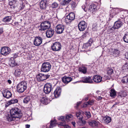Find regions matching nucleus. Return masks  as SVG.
Returning a JSON list of instances; mask_svg holds the SVG:
<instances>
[{
    "label": "nucleus",
    "instance_id": "nucleus-26",
    "mask_svg": "<svg viewBox=\"0 0 128 128\" xmlns=\"http://www.w3.org/2000/svg\"><path fill=\"white\" fill-rule=\"evenodd\" d=\"M82 112V111H79L77 112L76 114V116L77 118L79 120L82 119L83 117Z\"/></svg>",
    "mask_w": 128,
    "mask_h": 128
},
{
    "label": "nucleus",
    "instance_id": "nucleus-25",
    "mask_svg": "<svg viewBox=\"0 0 128 128\" xmlns=\"http://www.w3.org/2000/svg\"><path fill=\"white\" fill-rule=\"evenodd\" d=\"M56 121L55 120L51 121V123L48 127V125L46 126V128H52L53 127L55 126L56 124Z\"/></svg>",
    "mask_w": 128,
    "mask_h": 128
},
{
    "label": "nucleus",
    "instance_id": "nucleus-58",
    "mask_svg": "<svg viewBox=\"0 0 128 128\" xmlns=\"http://www.w3.org/2000/svg\"><path fill=\"white\" fill-rule=\"evenodd\" d=\"M81 102H77V106H76V107L77 108L78 106L80 104Z\"/></svg>",
    "mask_w": 128,
    "mask_h": 128
},
{
    "label": "nucleus",
    "instance_id": "nucleus-18",
    "mask_svg": "<svg viewBox=\"0 0 128 128\" xmlns=\"http://www.w3.org/2000/svg\"><path fill=\"white\" fill-rule=\"evenodd\" d=\"M61 91V88L60 87L56 88L54 93L55 98H57L60 96Z\"/></svg>",
    "mask_w": 128,
    "mask_h": 128
},
{
    "label": "nucleus",
    "instance_id": "nucleus-56",
    "mask_svg": "<svg viewBox=\"0 0 128 128\" xmlns=\"http://www.w3.org/2000/svg\"><path fill=\"white\" fill-rule=\"evenodd\" d=\"M14 58H16L18 56V55L16 54H14Z\"/></svg>",
    "mask_w": 128,
    "mask_h": 128
},
{
    "label": "nucleus",
    "instance_id": "nucleus-40",
    "mask_svg": "<svg viewBox=\"0 0 128 128\" xmlns=\"http://www.w3.org/2000/svg\"><path fill=\"white\" fill-rule=\"evenodd\" d=\"M126 96V93L124 92H121L119 93L118 96L122 98Z\"/></svg>",
    "mask_w": 128,
    "mask_h": 128
},
{
    "label": "nucleus",
    "instance_id": "nucleus-30",
    "mask_svg": "<svg viewBox=\"0 0 128 128\" xmlns=\"http://www.w3.org/2000/svg\"><path fill=\"white\" fill-rule=\"evenodd\" d=\"M12 19L11 16H6L3 18V21L6 23L9 22Z\"/></svg>",
    "mask_w": 128,
    "mask_h": 128
},
{
    "label": "nucleus",
    "instance_id": "nucleus-35",
    "mask_svg": "<svg viewBox=\"0 0 128 128\" xmlns=\"http://www.w3.org/2000/svg\"><path fill=\"white\" fill-rule=\"evenodd\" d=\"M89 124L90 126H91L92 127H94L98 125L97 122L95 120H93L91 122H89Z\"/></svg>",
    "mask_w": 128,
    "mask_h": 128
},
{
    "label": "nucleus",
    "instance_id": "nucleus-60",
    "mask_svg": "<svg viewBox=\"0 0 128 128\" xmlns=\"http://www.w3.org/2000/svg\"><path fill=\"white\" fill-rule=\"evenodd\" d=\"M94 25H93L92 26V29L93 30H97L96 28H95L94 27Z\"/></svg>",
    "mask_w": 128,
    "mask_h": 128
},
{
    "label": "nucleus",
    "instance_id": "nucleus-24",
    "mask_svg": "<svg viewBox=\"0 0 128 128\" xmlns=\"http://www.w3.org/2000/svg\"><path fill=\"white\" fill-rule=\"evenodd\" d=\"M18 102V100L17 99H13L9 100L7 102V104L8 105H6V106H7L9 105H10L11 104H12L16 103H17Z\"/></svg>",
    "mask_w": 128,
    "mask_h": 128
},
{
    "label": "nucleus",
    "instance_id": "nucleus-1",
    "mask_svg": "<svg viewBox=\"0 0 128 128\" xmlns=\"http://www.w3.org/2000/svg\"><path fill=\"white\" fill-rule=\"evenodd\" d=\"M10 113L17 119H20L22 117V114L20 110L17 108H13L10 110Z\"/></svg>",
    "mask_w": 128,
    "mask_h": 128
},
{
    "label": "nucleus",
    "instance_id": "nucleus-53",
    "mask_svg": "<svg viewBox=\"0 0 128 128\" xmlns=\"http://www.w3.org/2000/svg\"><path fill=\"white\" fill-rule=\"evenodd\" d=\"M102 98V97L99 96H96V99L98 100H101Z\"/></svg>",
    "mask_w": 128,
    "mask_h": 128
},
{
    "label": "nucleus",
    "instance_id": "nucleus-11",
    "mask_svg": "<svg viewBox=\"0 0 128 128\" xmlns=\"http://www.w3.org/2000/svg\"><path fill=\"white\" fill-rule=\"evenodd\" d=\"M2 93L3 96L7 98H9L12 96L11 92L6 89L4 90H3Z\"/></svg>",
    "mask_w": 128,
    "mask_h": 128
},
{
    "label": "nucleus",
    "instance_id": "nucleus-41",
    "mask_svg": "<svg viewBox=\"0 0 128 128\" xmlns=\"http://www.w3.org/2000/svg\"><path fill=\"white\" fill-rule=\"evenodd\" d=\"M42 74H38L36 76V79L38 81H40L42 80Z\"/></svg>",
    "mask_w": 128,
    "mask_h": 128
},
{
    "label": "nucleus",
    "instance_id": "nucleus-44",
    "mask_svg": "<svg viewBox=\"0 0 128 128\" xmlns=\"http://www.w3.org/2000/svg\"><path fill=\"white\" fill-rule=\"evenodd\" d=\"M107 73L108 75H110L112 74L113 72V70L111 68H108L107 70Z\"/></svg>",
    "mask_w": 128,
    "mask_h": 128
},
{
    "label": "nucleus",
    "instance_id": "nucleus-48",
    "mask_svg": "<svg viewBox=\"0 0 128 128\" xmlns=\"http://www.w3.org/2000/svg\"><path fill=\"white\" fill-rule=\"evenodd\" d=\"M85 114L88 118H90L91 116V114L89 112H85Z\"/></svg>",
    "mask_w": 128,
    "mask_h": 128
},
{
    "label": "nucleus",
    "instance_id": "nucleus-16",
    "mask_svg": "<svg viewBox=\"0 0 128 128\" xmlns=\"http://www.w3.org/2000/svg\"><path fill=\"white\" fill-rule=\"evenodd\" d=\"M72 79L71 77L65 76L62 78V80L64 83L67 84L72 80Z\"/></svg>",
    "mask_w": 128,
    "mask_h": 128
},
{
    "label": "nucleus",
    "instance_id": "nucleus-33",
    "mask_svg": "<svg viewBox=\"0 0 128 128\" xmlns=\"http://www.w3.org/2000/svg\"><path fill=\"white\" fill-rule=\"evenodd\" d=\"M9 64L10 66L12 67H14L15 66L16 64L15 62L14 58H12L9 61Z\"/></svg>",
    "mask_w": 128,
    "mask_h": 128
},
{
    "label": "nucleus",
    "instance_id": "nucleus-27",
    "mask_svg": "<svg viewBox=\"0 0 128 128\" xmlns=\"http://www.w3.org/2000/svg\"><path fill=\"white\" fill-rule=\"evenodd\" d=\"M96 6L93 4H91L90 5L89 8V10L93 11L96 10Z\"/></svg>",
    "mask_w": 128,
    "mask_h": 128
},
{
    "label": "nucleus",
    "instance_id": "nucleus-38",
    "mask_svg": "<svg viewBox=\"0 0 128 128\" xmlns=\"http://www.w3.org/2000/svg\"><path fill=\"white\" fill-rule=\"evenodd\" d=\"M47 100L46 98L43 97L41 98L40 101L43 104H48Z\"/></svg>",
    "mask_w": 128,
    "mask_h": 128
},
{
    "label": "nucleus",
    "instance_id": "nucleus-8",
    "mask_svg": "<svg viewBox=\"0 0 128 128\" xmlns=\"http://www.w3.org/2000/svg\"><path fill=\"white\" fill-rule=\"evenodd\" d=\"M78 27L80 31H83L86 28L87 25L85 21L82 20L79 23Z\"/></svg>",
    "mask_w": 128,
    "mask_h": 128
},
{
    "label": "nucleus",
    "instance_id": "nucleus-5",
    "mask_svg": "<svg viewBox=\"0 0 128 128\" xmlns=\"http://www.w3.org/2000/svg\"><path fill=\"white\" fill-rule=\"evenodd\" d=\"M61 48V44L59 42H55L53 43L51 46L52 50L54 51L60 50Z\"/></svg>",
    "mask_w": 128,
    "mask_h": 128
},
{
    "label": "nucleus",
    "instance_id": "nucleus-6",
    "mask_svg": "<svg viewBox=\"0 0 128 128\" xmlns=\"http://www.w3.org/2000/svg\"><path fill=\"white\" fill-rule=\"evenodd\" d=\"M11 52V50L10 48L6 46L2 48L0 50L1 54L4 56L8 55Z\"/></svg>",
    "mask_w": 128,
    "mask_h": 128
},
{
    "label": "nucleus",
    "instance_id": "nucleus-47",
    "mask_svg": "<svg viewBox=\"0 0 128 128\" xmlns=\"http://www.w3.org/2000/svg\"><path fill=\"white\" fill-rule=\"evenodd\" d=\"M92 42V40L90 39L88 41V42L87 43L85 44L84 45L85 46H86L87 47H88V46H90L91 45Z\"/></svg>",
    "mask_w": 128,
    "mask_h": 128
},
{
    "label": "nucleus",
    "instance_id": "nucleus-55",
    "mask_svg": "<svg viewBox=\"0 0 128 128\" xmlns=\"http://www.w3.org/2000/svg\"><path fill=\"white\" fill-rule=\"evenodd\" d=\"M3 32V28H0V34H2Z\"/></svg>",
    "mask_w": 128,
    "mask_h": 128
},
{
    "label": "nucleus",
    "instance_id": "nucleus-37",
    "mask_svg": "<svg viewBox=\"0 0 128 128\" xmlns=\"http://www.w3.org/2000/svg\"><path fill=\"white\" fill-rule=\"evenodd\" d=\"M30 96L25 97L24 99L23 102L25 104H27L30 101Z\"/></svg>",
    "mask_w": 128,
    "mask_h": 128
},
{
    "label": "nucleus",
    "instance_id": "nucleus-28",
    "mask_svg": "<svg viewBox=\"0 0 128 128\" xmlns=\"http://www.w3.org/2000/svg\"><path fill=\"white\" fill-rule=\"evenodd\" d=\"M94 102V101L93 100H89L88 101L85 102L84 104V106L86 107L88 105H92Z\"/></svg>",
    "mask_w": 128,
    "mask_h": 128
},
{
    "label": "nucleus",
    "instance_id": "nucleus-32",
    "mask_svg": "<svg viewBox=\"0 0 128 128\" xmlns=\"http://www.w3.org/2000/svg\"><path fill=\"white\" fill-rule=\"evenodd\" d=\"M22 71L19 69H16L14 72V74L15 76H20Z\"/></svg>",
    "mask_w": 128,
    "mask_h": 128
},
{
    "label": "nucleus",
    "instance_id": "nucleus-42",
    "mask_svg": "<svg viewBox=\"0 0 128 128\" xmlns=\"http://www.w3.org/2000/svg\"><path fill=\"white\" fill-rule=\"evenodd\" d=\"M73 116L71 114H69L67 115L65 118V120L67 121L68 122L69 120H71Z\"/></svg>",
    "mask_w": 128,
    "mask_h": 128
},
{
    "label": "nucleus",
    "instance_id": "nucleus-50",
    "mask_svg": "<svg viewBox=\"0 0 128 128\" xmlns=\"http://www.w3.org/2000/svg\"><path fill=\"white\" fill-rule=\"evenodd\" d=\"M79 120H80L81 121V122L82 123V124H80V123L79 124V125L80 126H83L84 124L86 123V122L84 120H82V119Z\"/></svg>",
    "mask_w": 128,
    "mask_h": 128
},
{
    "label": "nucleus",
    "instance_id": "nucleus-49",
    "mask_svg": "<svg viewBox=\"0 0 128 128\" xmlns=\"http://www.w3.org/2000/svg\"><path fill=\"white\" fill-rule=\"evenodd\" d=\"M114 12V10H110V18H113L114 17V15L116 14L113 13V14H112V12Z\"/></svg>",
    "mask_w": 128,
    "mask_h": 128
},
{
    "label": "nucleus",
    "instance_id": "nucleus-54",
    "mask_svg": "<svg viewBox=\"0 0 128 128\" xmlns=\"http://www.w3.org/2000/svg\"><path fill=\"white\" fill-rule=\"evenodd\" d=\"M82 7L83 9L86 12V10L85 9V6H82Z\"/></svg>",
    "mask_w": 128,
    "mask_h": 128
},
{
    "label": "nucleus",
    "instance_id": "nucleus-45",
    "mask_svg": "<svg viewBox=\"0 0 128 128\" xmlns=\"http://www.w3.org/2000/svg\"><path fill=\"white\" fill-rule=\"evenodd\" d=\"M72 0H64L62 3V4L63 5L68 4Z\"/></svg>",
    "mask_w": 128,
    "mask_h": 128
},
{
    "label": "nucleus",
    "instance_id": "nucleus-21",
    "mask_svg": "<svg viewBox=\"0 0 128 128\" xmlns=\"http://www.w3.org/2000/svg\"><path fill=\"white\" fill-rule=\"evenodd\" d=\"M9 122L12 121L13 120H18V119H16L14 117V116L11 115L10 114V115L8 114L6 116V119Z\"/></svg>",
    "mask_w": 128,
    "mask_h": 128
},
{
    "label": "nucleus",
    "instance_id": "nucleus-52",
    "mask_svg": "<svg viewBox=\"0 0 128 128\" xmlns=\"http://www.w3.org/2000/svg\"><path fill=\"white\" fill-rule=\"evenodd\" d=\"M72 7V8H74L76 6V3L75 2H73L71 4Z\"/></svg>",
    "mask_w": 128,
    "mask_h": 128
},
{
    "label": "nucleus",
    "instance_id": "nucleus-3",
    "mask_svg": "<svg viewBox=\"0 0 128 128\" xmlns=\"http://www.w3.org/2000/svg\"><path fill=\"white\" fill-rule=\"evenodd\" d=\"M26 83L24 81H22L19 83L17 86L18 92L20 93L24 92L26 89Z\"/></svg>",
    "mask_w": 128,
    "mask_h": 128
},
{
    "label": "nucleus",
    "instance_id": "nucleus-20",
    "mask_svg": "<svg viewBox=\"0 0 128 128\" xmlns=\"http://www.w3.org/2000/svg\"><path fill=\"white\" fill-rule=\"evenodd\" d=\"M111 54L114 56L116 57L118 56L120 54V51L117 49H112L111 51Z\"/></svg>",
    "mask_w": 128,
    "mask_h": 128
},
{
    "label": "nucleus",
    "instance_id": "nucleus-29",
    "mask_svg": "<svg viewBox=\"0 0 128 128\" xmlns=\"http://www.w3.org/2000/svg\"><path fill=\"white\" fill-rule=\"evenodd\" d=\"M122 82L124 84H128V75L123 77Z\"/></svg>",
    "mask_w": 128,
    "mask_h": 128
},
{
    "label": "nucleus",
    "instance_id": "nucleus-13",
    "mask_svg": "<svg viewBox=\"0 0 128 128\" xmlns=\"http://www.w3.org/2000/svg\"><path fill=\"white\" fill-rule=\"evenodd\" d=\"M42 38L39 36L36 37L34 40V44L36 46H39L42 43Z\"/></svg>",
    "mask_w": 128,
    "mask_h": 128
},
{
    "label": "nucleus",
    "instance_id": "nucleus-15",
    "mask_svg": "<svg viewBox=\"0 0 128 128\" xmlns=\"http://www.w3.org/2000/svg\"><path fill=\"white\" fill-rule=\"evenodd\" d=\"M54 33V30L51 28L48 29L46 32V36L48 38H51L53 36Z\"/></svg>",
    "mask_w": 128,
    "mask_h": 128
},
{
    "label": "nucleus",
    "instance_id": "nucleus-19",
    "mask_svg": "<svg viewBox=\"0 0 128 128\" xmlns=\"http://www.w3.org/2000/svg\"><path fill=\"white\" fill-rule=\"evenodd\" d=\"M48 1L46 0H43L41 1L40 3V8L41 9H45L47 5Z\"/></svg>",
    "mask_w": 128,
    "mask_h": 128
},
{
    "label": "nucleus",
    "instance_id": "nucleus-9",
    "mask_svg": "<svg viewBox=\"0 0 128 128\" xmlns=\"http://www.w3.org/2000/svg\"><path fill=\"white\" fill-rule=\"evenodd\" d=\"M122 25V22L120 19H119L114 22V26L112 28L114 30L118 29L120 28Z\"/></svg>",
    "mask_w": 128,
    "mask_h": 128
},
{
    "label": "nucleus",
    "instance_id": "nucleus-46",
    "mask_svg": "<svg viewBox=\"0 0 128 128\" xmlns=\"http://www.w3.org/2000/svg\"><path fill=\"white\" fill-rule=\"evenodd\" d=\"M58 6V4L57 2H55L52 4L51 6L52 8H57Z\"/></svg>",
    "mask_w": 128,
    "mask_h": 128
},
{
    "label": "nucleus",
    "instance_id": "nucleus-10",
    "mask_svg": "<svg viewBox=\"0 0 128 128\" xmlns=\"http://www.w3.org/2000/svg\"><path fill=\"white\" fill-rule=\"evenodd\" d=\"M64 30V26L61 24L58 25L56 27V31L57 34L62 33Z\"/></svg>",
    "mask_w": 128,
    "mask_h": 128
},
{
    "label": "nucleus",
    "instance_id": "nucleus-31",
    "mask_svg": "<svg viewBox=\"0 0 128 128\" xmlns=\"http://www.w3.org/2000/svg\"><path fill=\"white\" fill-rule=\"evenodd\" d=\"M103 120L104 121V122L108 124L111 121V118L108 116H106L104 117Z\"/></svg>",
    "mask_w": 128,
    "mask_h": 128
},
{
    "label": "nucleus",
    "instance_id": "nucleus-22",
    "mask_svg": "<svg viewBox=\"0 0 128 128\" xmlns=\"http://www.w3.org/2000/svg\"><path fill=\"white\" fill-rule=\"evenodd\" d=\"M67 18L69 20H72L75 18V15L73 12H70L66 16Z\"/></svg>",
    "mask_w": 128,
    "mask_h": 128
},
{
    "label": "nucleus",
    "instance_id": "nucleus-51",
    "mask_svg": "<svg viewBox=\"0 0 128 128\" xmlns=\"http://www.w3.org/2000/svg\"><path fill=\"white\" fill-rule=\"evenodd\" d=\"M114 9H115V10H114L115 11V14H116L118 12H120V9H119L118 8H114ZM113 10L114 11V10Z\"/></svg>",
    "mask_w": 128,
    "mask_h": 128
},
{
    "label": "nucleus",
    "instance_id": "nucleus-4",
    "mask_svg": "<svg viewBox=\"0 0 128 128\" xmlns=\"http://www.w3.org/2000/svg\"><path fill=\"white\" fill-rule=\"evenodd\" d=\"M51 65L48 62H44L42 66L41 71L44 72H47L49 71L51 68Z\"/></svg>",
    "mask_w": 128,
    "mask_h": 128
},
{
    "label": "nucleus",
    "instance_id": "nucleus-7",
    "mask_svg": "<svg viewBox=\"0 0 128 128\" xmlns=\"http://www.w3.org/2000/svg\"><path fill=\"white\" fill-rule=\"evenodd\" d=\"M52 89V85L50 83L46 84L44 86V90L46 94H48L51 92Z\"/></svg>",
    "mask_w": 128,
    "mask_h": 128
},
{
    "label": "nucleus",
    "instance_id": "nucleus-61",
    "mask_svg": "<svg viewBox=\"0 0 128 128\" xmlns=\"http://www.w3.org/2000/svg\"><path fill=\"white\" fill-rule=\"evenodd\" d=\"M126 58L128 60V52L126 54Z\"/></svg>",
    "mask_w": 128,
    "mask_h": 128
},
{
    "label": "nucleus",
    "instance_id": "nucleus-57",
    "mask_svg": "<svg viewBox=\"0 0 128 128\" xmlns=\"http://www.w3.org/2000/svg\"><path fill=\"white\" fill-rule=\"evenodd\" d=\"M30 127V125L29 124H26V128H29Z\"/></svg>",
    "mask_w": 128,
    "mask_h": 128
},
{
    "label": "nucleus",
    "instance_id": "nucleus-64",
    "mask_svg": "<svg viewBox=\"0 0 128 128\" xmlns=\"http://www.w3.org/2000/svg\"><path fill=\"white\" fill-rule=\"evenodd\" d=\"M88 100V97H86L85 98V100L87 101Z\"/></svg>",
    "mask_w": 128,
    "mask_h": 128
},
{
    "label": "nucleus",
    "instance_id": "nucleus-59",
    "mask_svg": "<svg viewBox=\"0 0 128 128\" xmlns=\"http://www.w3.org/2000/svg\"><path fill=\"white\" fill-rule=\"evenodd\" d=\"M8 82L10 84L12 83V82L10 80H8Z\"/></svg>",
    "mask_w": 128,
    "mask_h": 128
},
{
    "label": "nucleus",
    "instance_id": "nucleus-12",
    "mask_svg": "<svg viewBox=\"0 0 128 128\" xmlns=\"http://www.w3.org/2000/svg\"><path fill=\"white\" fill-rule=\"evenodd\" d=\"M58 119L61 120L62 122H61L60 124H58V127H60L61 126H64V128H68L69 126L65 124V120L64 118V116H62L58 118Z\"/></svg>",
    "mask_w": 128,
    "mask_h": 128
},
{
    "label": "nucleus",
    "instance_id": "nucleus-2",
    "mask_svg": "<svg viewBox=\"0 0 128 128\" xmlns=\"http://www.w3.org/2000/svg\"><path fill=\"white\" fill-rule=\"evenodd\" d=\"M51 23L50 22L45 21L40 24L39 27V30L44 31L49 29Z\"/></svg>",
    "mask_w": 128,
    "mask_h": 128
},
{
    "label": "nucleus",
    "instance_id": "nucleus-17",
    "mask_svg": "<svg viewBox=\"0 0 128 128\" xmlns=\"http://www.w3.org/2000/svg\"><path fill=\"white\" fill-rule=\"evenodd\" d=\"M94 81L96 83L100 82L102 80V77L99 75H96L94 76L92 78Z\"/></svg>",
    "mask_w": 128,
    "mask_h": 128
},
{
    "label": "nucleus",
    "instance_id": "nucleus-23",
    "mask_svg": "<svg viewBox=\"0 0 128 128\" xmlns=\"http://www.w3.org/2000/svg\"><path fill=\"white\" fill-rule=\"evenodd\" d=\"M87 68L84 66H82L79 68L78 70L83 74H86L87 72Z\"/></svg>",
    "mask_w": 128,
    "mask_h": 128
},
{
    "label": "nucleus",
    "instance_id": "nucleus-36",
    "mask_svg": "<svg viewBox=\"0 0 128 128\" xmlns=\"http://www.w3.org/2000/svg\"><path fill=\"white\" fill-rule=\"evenodd\" d=\"M110 96L112 97H114L116 95V91L114 90H111L110 92Z\"/></svg>",
    "mask_w": 128,
    "mask_h": 128
},
{
    "label": "nucleus",
    "instance_id": "nucleus-63",
    "mask_svg": "<svg viewBox=\"0 0 128 128\" xmlns=\"http://www.w3.org/2000/svg\"><path fill=\"white\" fill-rule=\"evenodd\" d=\"M72 124H73V125L74 126L75 125V123L74 122H72Z\"/></svg>",
    "mask_w": 128,
    "mask_h": 128
},
{
    "label": "nucleus",
    "instance_id": "nucleus-43",
    "mask_svg": "<svg viewBox=\"0 0 128 128\" xmlns=\"http://www.w3.org/2000/svg\"><path fill=\"white\" fill-rule=\"evenodd\" d=\"M50 75H44L42 74V80H46L50 77Z\"/></svg>",
    "mask_w": 128,
    "mask_h": 128
},
{
    "label": "nucleus",
    "instance_id": "nucleus-34",
    "mask_svg": "<svg viewBox=\"0 0 128 128\" xmlns=\"http://www.w3.org/2000/svg\"><path fill=\"white\" fill-rule=\"evenodd\" d=\"M123 39L125 42L128 43V32H126L124 34L123 37Z\"/></svg>",
    "mask_w": 128,
    "mask_h": 128
},
{
    "label": "nucleus",
    "instance_id": "nucleus-62",
    "mask_svg": "<svg viewBox=\"0 0 128 128\" xmlns=\"http://www.w3.org/2000/svg\"><path fill=\"white\" fill-rule=\"evenodd\" d=\"M82 123L81 122V121L80 120H79V121H78V124L79 125V124L80 123V124H82Z\"/></svg>",
    "mask_w": 128,
    "mask_h": 128
},
{
    "label": "nucleus",
    "instance_id": "nucleus-39",
    "mask_svg": "<svg viewBox=\"0 0 128 128\" xmlns=\"http://www.w3.org/2000/svg\"><path fill=\"white\" fill-rule=\"evenodd\" d=\"M9 4L10 6L13 5L15 6V4H16V0H9Z\"/></svg>",
    "mask_w": 128,
    "mask_h": 128
},
{
    "label": "nucleus",
    "instance_id": "nucleus-14",
    "mask_svg": "<svg viewBox=\"0 0 128 128\" xmlns=\"http://www.w3.org/2000/svg\"><path fill=\"white\" fill-rule=\"evenodd\" d=\"M82 81L83 82L85 83H92L93 82L92 79L90 76L82 78Z\"/></svg>",
    "mask_w": 128,
    "mask_h": 128
}]
</instances>
